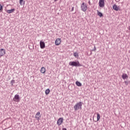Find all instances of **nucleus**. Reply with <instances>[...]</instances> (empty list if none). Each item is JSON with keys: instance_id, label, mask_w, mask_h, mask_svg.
Segmentation results:
<instances>
[{"instance_id": "nucleus-2", "label": "nucleus", "mask_w": 130, "mask_h": 130, "mask_svg": "<svg viewBox=\"0 0 130 130\" xmlns=\"http://www.w3.org/2000/svg\"><path fill=\"white\" fill-rule=\"evenodd\" d=\"M82 102H80L79 103H77L74 106V108L75 111H77V110H79V109H80V110L82 109Z\"/></svg>"}, {"instance_id": "nucleus-13", "label": "nucleus", "mask_w": 130, "mask_h": 130, "mask_svg": "<svg viewBox=\"0 0 130 130\" xmlns=\"http://www.w3.org/2000/svg\"><path fill=\"white\" fill-rule=\"evenodd\" d=\"M113 9L115 11H118V7H117V5H114L113 6Z\"/></svg>"}, {"instance_id": "nucleus-5", "label": "nucleus", "mask_w": 130, "mask_h": 130, "mask_svg": "<svg viewBox=\"0 0 130 130\" xmlns=\"http://www.w3.org/2000/svg\"><path fill=\"white\" fill-rule=\"evenodd\" d=\"M13 101L19 102L20 101V95L19 94H15L13 98Z\"/></svg>"}, {"instance_id": "nucleus-16", "label": "nucleus", "mask_w": 130, "mask_h": 130, "mask_svg": "<svg viewBox=\"0 0 130 130\" xmlns=\"http://www.w3.org/2000/svg\"><path fill=\"white\" fill-rule=\"evenodd\" d=\"M19 4L21 6L25 4V1L24 0H20Z\"/></svg>"}, {"instance_id": "nucleus-14", "label": "nucleus", "mask_w": 130, "mask_h": 130, "mask_svg": "<svg viewBox=\"0 0 130 130\" xmlns=\"http://www.w3.org/2000/svg\"><path fill=\"white\" fill-rule=\"evenodd\" d=\"M123 80H125L127 78V75L126 74H123L122 76Z\"/></svg>"}, {"instance_id": "nucleus-7", "label": "nucleus", "mask_w": 130, "mask_h": 130, "mask_svg": "<svg viewBox=\"0 0 130 130\" xmlns=\"http://www.w3.org/2000/svg\"><path fill=\"white\" fill-rule=\"evenodd\" d=\"M63 122V118L60 117L57 121V124L60 125Z\"/></svg>"}, {"instance_id": "nucleus-21", "label": "nucleus", "mask_w": 130, "mask_h": 130, "mask_svg": "<svg viewBox=\"0 0 130 130\" xmlns=\"http://www.w3.org/2000/svg\"><path fill=\"white\" fill-rule=\"evenodd\" d=\"M3 7L2 6V5L0 4V13L3 12Z\"/></svg>"}, {"instance_id": "nucleus-6", "label": "nucleus", "mask_w": 130, "mask_h": 130, "mask_svg": "<svg viewBox=\"0 0 130 130\" xmlns=\"http://www.w3.org/2000/svg\"><path fill=\"white\" fill-rule=\"evenodd\" d=\"M6 54V49H0V57L4 56Z\"/></svg>"}, {"instance_id": "nucleus-10", "label": "nucleus", "mask_w": 130, "mask_h": 130, "mask_svg": "<svg viewBox=\"0 0 130 130\" xmlns=\"http://www.w3.org/2000/svg\"><path fill=\"white\" fill-rule=\"evenodd\" d=\"M40 112H38L35 115L36 119H37V120H39V119H40Z\"/></svg>"}, {"instance_id": "nucleus-1", "label": "nucleus", "mask_w": 130, "mask_h": 130, "mask_svg": "<svg viewBox=\"0 0 130 130\" xmlns=\"http://www.w3.org/2000/svg\"><path fill=\"white\" fill-rule=\"evenodd\" d=\"M69 66H71V67H82V64L80 63L79 61H70L69 62Z\"/></svg>"}, {"instance_id": "nucleus-9", "label": "nucleus", "mask_w": 130, "mask_h": 130, "mask_svg": "<svg viewBox=\"0 0 130 130\" xmlns=\"http://www.w3.org/2000/svg\"><path fill=\"white\" fill-rule=\"evenodd\" d=\"M60 42H61V39L58 38L55 41V45H59L60 44Z\"/></svg>"}, {"instance_id": "nucleus-24", "label": "nucleus", "mask_w": 130, "mask_h": 130, "mask_svg": "<svg viewBox=\"0 0 130 130\" xmlns=\"http://www.w3.org/2000/svg\"><path fill=\"white\" fill-rule=\"evenodd\" d=\"M96 50V47H94V49L92 50V51H95Z\"/></svg>"}, {"instance_id": "nucleus-12", "label": "nucleus", "mask_w": 130, "mask_h": 130, "mask_svg": "<svg viewBox=\"0 0 130 130\" xmlns=\"http://www.w3.org/2000/svg\"><path fill=\"white\" fill-rule=\"evenodd\" d=\"M40 72L42 74H45V68L42 67L40 70Z\"/></svg>"}, {"instance_id": "nucleus-15", "label": "nucleus", "mask_w": 130, "mask_h": 130, "mask_svg": "<svg viewBox=\"0 0 130 130\" xmlns=\"http://www.w3.org/2000/svg\"><path fill=\"white\" fill-rule=\"evenodd\" d=\"M76 85H77L78 87H82V83L79 81L76 82Z\"/></svg>"}, {"instance_id": "nucleus-25", "label": "nucleus", "mask_w": 130, "mask_h": 130, "mask_svg": "<svg viewBox=\"0 0 130 130\" xmlns=\"http://www.w3.org/2000/svg\"><path fill=\"white\" fill-rule=\"evenodd\" d=\"M88 3L89 6H91V2H90V1H88Z\"/></svg>"}, {"instance_id": "nucleus-3", "label": "nucleus", "mask_w": 130, "mask_h": 130, "mask_svg": "<svg viewBox=\"0 0 130 130\" xmlns=\"http://www.w3.org/2000/svg\"><path fill=\"white\" fill-rule=\"evenodd\" d=\"M81 10L82 12H86L88 10V6L85 3H83L81 5Z\"/></svg>"}, {"instance_id": "nucleus-19", "label": "nucleus", "mask_w": 130, "mask_h": 130, "mask_svg": "<svg viewBox=\"0 0 130 130\" xmlns=\"http://www.w3.org/2000/svg\"><path fill=\"white\" fill-rule=\"evenodd\" d=\"M98 15L99 16V17H103V14H102V13L98 11Z\"/></svg>"}, {"instance_id": "nucleus-26", "label": "nucleus", "mask_w": 130, "mask_h": 130, "mask_svg": "<svg viewBox=\"0 0 130 130\" xmlns=\"http://www.w3.org/2000/svg\"><path fill=\"white\" fill-rule=\"evenodd\" d=\"M74 7H72L71 9V12H73L74 11Z\"/></svg>"}, {"instance_id": "nucleus-8", "label": "nucleus", "mask_w": 130, "mask_h": 130, "mask_svg": "<svg viewBox=\"0 0 130 130\" xmlns=\"http://www.w3.org/2000/svg\"><path fill=\"white\" fill-rule=\"evenodd\" d=\"M40 46L41 49H43L45 48V43L42 41H40Z\"/></svg>"}, {"instance_id": "nucleus-27", "label": "nucleus", "mask_w": 130, "mask_h": 130, "mask_svg": "<svg viewBox=\"0 0 130 130\" xmlns=\"http://www.w3.org/2000/svg\"><path fill=\"white\" fill-rule=\"evenodd\" d=\"M128 30H130V26H129Z\"/></svg>"}, {"instance_id": "nucleus-4", "label": "nucleus", "mask_w": 130, "mask_h": 130, "mask_svg": "<svg viewBox=\"0 0 130 130\" xmlns=\"http://www.w3.org/2000/svg\"><path fill=\"white\" fill-rule=\"evenodd\" d=\"M99 7H100V8H104V7H105L104 0H99Z\"/></svg>"}, {"instance_id": "nucleus-17", "label": "nucleus", "mask_w": 130, "mask_h": 130, "mask_svg": "<svg viewBox=\"0 0 130 130\" xmlns=\"http://www.w3.org/2000/svg\"><path fill=\"white\" fill-rule=\"evenodd\" d=\"M73 55L75 57H79V53H78L77 52H74Z\"/></svg>"}, {"instance_id": "nucleus-23", "label": "nucleus", "mask_w": 130, "mask_h": 130, "mask_svg": "<svg viewBox=\"0 0 130 130\" xmlns=\"http://www.w3.org/2000/svg\"><path fill=\"white\" fill-rule=\"evenodd\" d=\"M124 83H125V84L126 85V86H127V85H128V84L130 83V82H129V81H125Z\"/></svg>"}, {"instance_id": "nucleus-11", "label": "nucleus", "mask_w": 130, "mask_h": 130, "mask_svg": "<svg viewBox=\"0 0 130 130\" xmlns=\"http://www.w3.org/2000/svg\"><path fill=\"white\" fill-rule=\"evenodd\" d=\"M15 11V9L8 10L7 11V13H8V14H12V13H14Z\"/></svg>"}, {"instance_id": "nucleus-22", "label": "nucleus", "mask_w": 130, "mask_h": 130, "mask_svg": "<svg viewBox=\"0 0 130 130\" xmlns=\"http://www.w3.org/2000/svg\"><path fill=\"white\" fill-rule=\"evenodd\" d=\"M11 83L12 84V86H13V85H14V84H15V80H12L11 81Z\"/></svg>"}, {"instance_id": "nucleus-18", "label": "nucleus", "mask_w": 130, "mask_h": 130, "mask_svg": "<svg viewBox=\"0 0 130 130\" xmlns=\"http://www.w3.org/2000/svg\"><path fill=\"white\" fill-rule=\"evenodd\" d=\"M50 90H49V88L45 90V94H46V95H48V93H50Z\"/></svg>"}, {"instance_id": "nucleus-20", "label": "nucleus", "mask_w": 130, "mask_h": 130, "mask_svg": "<svg viewBox=\"0 0 130 130\" xmlns=\"http://www.w3.org/2000/svg\"><path fill=\"white\" fill-rule=\"evenodd\" d=\"M100 119V114L99 113H97V121H98Z\"/></svg>"}]
</instances>
